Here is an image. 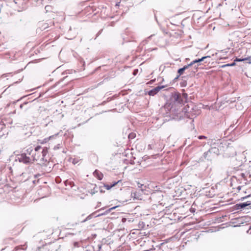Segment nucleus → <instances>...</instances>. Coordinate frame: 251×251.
<instances>
[{"label":"nucleus","instance_id":"obj_1","mask_svg":"<svg viewBox=\"0 0 251 251\" xmlns=\"http://www.w3.org/2000/svg\"><path fill=\"white\" fill-rule=\"evenodd\" d=\"M41 149V147L40 146H38L35 148L34 151H33L32 153V160L33 161H36L38 162L39 164H43L44 162L47 161L45 157L48 153V148L44 147L42 151L40 152L39 151Z\"/></svg>","mask_w":251,"mask_h":251},{"label":"nucleus","instance_id":"obj_2","mask_svg":"<svg viewBox=\"0 0 251 251\" xmlns=\"http://www.w3.org/2000/svg\"><path fill=\"white\" fill-rule=\"evenodd\" d=\"M172 97L175 101L179 103H183V100H182V96H181V94L180 93L178 92L174 93L172 95Z\"/></svg>","mask_w":251,"mask_h":251},{"label":"nucleus","instance_id":"obj_3","mask_svg":"<svg viewBox=\"0 0 251 251\" xmlns=\"http://www.w3.org/2000/svg\"><path fill=\"white\" fill-rule=\"evenodd\" d=\"M33 151V150L31 149H28L26 150V152L27 153H26L25 155H26V154H28L29 155H30L31 153ZM33 161L32 160V155L31 156V157H30V156H25V163H30L32 161Z\"/></svg>","mask_w":251,"mask_h":251},{"label":"nucleus","instance_id":"obj_4","mask_svg":"<svg viewBox=\"0 0 251 251\" xmlns=\"http://www.w3.org/2000/svg\"><path fill=\"white\" fill-rule=\"evenodd\" d=\"M165 87L164 86H158L155 87V88L152 89L149 92V94L150 96H154L156 94H157L161 89L164 88Z\"/></svg>","mask_w":251,"mask_h":251},{"label":"nucleus","instance_id":"obj_5","mask_svg":"<svg viewBox=\"0 0 251 251\" xmlns=\"http://www.w3.org/2000/svg\"><path fill=\"white\" fill-rule=\"evenodd\" d=\"M94 175L99 180H101L103 176V174L98 170H95L94 172Z\"/></svg>","mask_w":251,"mask_h":251},{"label":"nucleus","instance_id":"obj_6","mask_svg":"<svg viewBox=\"0 0 251 251\" xmlns=\"http://www.w3.org/2000/svg\"><path fill=\"white\" fill-rule=\"evenodd\" d=\"M188 67H189V66H188V65H187V66H184V67H183V68H182L179 69L178 70V71H177V73H178V74H179V75H177V77H176V78H177L178 77H179V76H180V75H181L182 74H183V73H184V71L186 69H187Z\"/></svg>","mask_w":251,"mask_h":251},{"label":"nucleus","instance_id":"obj_7","mask_svg":"<svg viewBox=\"0 0 251 251\" xmlns=\"http://www.w3.org/2000/svg\"><path fill=\"white\" fill-rule=\"evenodd\" d=\"M51 137H50L49 138H45L44 139H39V140H38V144H45L46 143H47L49 141V140H50V138Z\"/></svg>","mask_w":251,"mask_h":251},{"label":"nucleus","instance_id":"obj_8","mask_svg":"<svg viewBox=\"0 0 251 251\" xmlns=\"http://www.w3.org/2000/svg\"><path fill=\"white\" fill-rule=\"evenodd\" d=\"M121 180H119L117 182H115L112 185H109L108 184H104V187L107 189L109 190L112 187L115 186L118 183L120 182Z\"/></svg>","mask_w":251,"mask_h":251},{"label":"nucleus","instance_id":"obj_9","mask_svg":"<svg viewBox=\"0 0 251 251\" xmlns=\"http://www.w3.org/2000/svg\"><path fill=\"white\" fill-rule=\"evenodd\" d=\"M182 96V99L183 100V102H185L187 101L188 95L186 93H183L181 95Z\"/></svg>","mask_w":251,"mask_h":251},{"label":"nucleus","instance_id":"obj_10","mask_svg":"<svg viewBox=\"0 0 251 251\" xmlns=\"http://www.w3.org/2000/svg\"><path fill=\"white\" fill-rule=\"evenodd\" d=\"M243 61H245V58H236V59L234 60V61H236V62H242Z\"/></svg>","mask_w":251,"mask_h":251},{"label":"nucleus","instance_id":"obj_11","mask_svg":"<svg viewBox=\"0 0 251 251\" xmlns=\"http://www.w3.org/2000/svg\"><path fill=\"white\" fill-rule=\"evenodd\" d=\"M198 63V60L196 59L195 60H193L192 62H191L188 65L189 66H192L195 63Z\"/></svg>","mask_w":251,"mask_h":251},{"label":"nucleus","instance_id":"obj_12","mask_svg":"<svg viewBox=\"0 0 251 251\" xmlns=\"http://www.w3.org/2000/svg\"><path fill=\"white\" fill-rule=\"evenodd\" d=\"M93 214L90 215L88 216L87 217V218L83 221V222H85L90 219H91L92 218Z\"/></svg>","mask_w":251,"mask_h":251},{"label":"nucleus","instance_id":"obj_13","mask_svg":"<svg viewBox=\"0 0 251 251\" xmlns=\"http://www.w3.org/2000/svg\"><path fill=\"white\" fill-rule=\"evenodd\" d=\"M207 57H210V56H204V57H202V58H201L200 59H197V60H198V62H201L202 61H203L204 60V59H205V58H206Z\"/></svg>","mask_w":251,"mask_h":251},{"label":"nucleus","instance_id":"obj_14","mask_svg":"<svg viewBox=\"0 0 251 251\" xmlns=\"http://www.w3.org/2000/svg\"><path fill=\"white\" fill-rule=\"evenodd\" d=\"M240 176L244 179H246V174L245 173H241L240 174Z\"/></svg>","mask_w":251,"mask_h":251},{"label":"nucleus","instance_id":"obj_15","mask_svg":"<svg viewBox=\"0 0 251 251\" xmlns=\"http://www.w3.org/2000/svg\"><path fill=\"white\" fill-rule=\"evenodd\" d=\"M245 60L249 61L248 63L251 64V56L245 58Z\"/></svg>","mask_w":251,"mask_h":251},{"label":"nucleus","instance_id":"obj_16","mask_svg":"<svg viewBox=\"0 0 251 251\" xmlns=\"http://www.w3.org/2000/svg\"><path fill=\"white\" fill-rule=\"evenodd\" d=\"M199 139H207V137L203 135H201L198 137Z\"/></svg>","mask_w":251,"mask_h":251},{"label":"nucleus","instance_id":"obj_17","mask_svg":"<svg viewBox=\"0 0 251 251\" xmlns=\"http://www.w3.org/2000/svg\"><path fill=\"white\" fill-rule=\"evenodd\" d=\"M128 137L129 138H134L135 137V134L134 133H130L129 135H128Z\"/></svg>","mask_w":251,"mask_h":251},{"label":"nucleus","instance_id":"obj_18","mask_svg":"<svg viewBox=\"0 0 251 251\" xmlns=\"http://www.w3.org/2000/svg\"><path fill=\"white\" fill-rule=\"evenodd\" d=\"M118 206H114V207H112L110 208H109L107 211V212H110V211H111V210H113V209H115L116 207H117Z\"/></svg>","mask_w":251,"mask_h":251},{"label":"nucleus","instance_id":"obj_19","mask_svg":"<svg viewBox=\"0 0 251 251\" xmlns=\"http://www.w3.org/2000/svg\"><path fill=\"white\" fill-rule=\"evenodd\" d=\"M247 205H248V204L245 203H241V204H239V206H240V207L241 208H244L245 207H246Z\"/></svg>","mask_w":251,"mask_h":251},{"label":"nucleus","instance_id":"obj_20","mask_svg":"<svg viewBox=\"0 0 251 251\" xmlns=\"http://www.w3.org/2000/svg\"><path fill=\"white\" fill-rule=\"evenodd\" d=\"M228 66H231L230 65V64H226V65H223V66H222V67H223H223H228Z\"/></svg>","mask_w":251,"mask_h":251},{"label":"nucleus","instance_id":"obj_21","mask_svg":"<svg viewBox=\"0 0 251 251\" xmlns=\"http://www.w3.org/2000/svg\"><path fill=\"white\" fill-rule=\"evenodd\" d=\"M120 1L116 3L115 6L119 7L120 6Z\"/></svg>","mask_w":251,"mask_h":251},{"label":"nucleus","instance_id":"obj_22","mask_svg":"<svg viewBox=\"0 0 251 251\" xmlns=\"http://www.w3.org/2000/svg\"><path fill=\"white\" fill-rule=\"evenodd\" d=\"M235 62H236V61H234V62H233V63H231V64H230V65H231V66H235V65H236Z\"/></svg>","mask_w":251,"mask_h":251},{"label":"nucleus","instance_id":"obj_23","mask_svg":"<svg viewBox=\"0 0 251 251\" xmlns=\"http://www.w3.org/2000/svg\"><path fill=\"white\" fill-rule=\"evenodd\" d=\"M153 81V80H150V82H149L148 83H151V82Z\"/></svg>","mask_w":251,"mask_h":251},{"label":"nucleus","instance_id":"obj_24","mask_svg":"<svg viewBox=\"0 0 251 251\" xmlns=\"http://www.w3.org/2000/svg\"><path fill=\"white\" fill-rule=\"evenodd\" d=\"M68 182H69V181H68V180H67V181H66V183H68Z\"/></svg>","mask_w":251,"mask_h":251}]
</instances>
